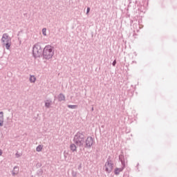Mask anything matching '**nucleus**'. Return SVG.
Instances as JSON below:
<instances>
[{
  "instance_id": "nucleus-11",
  "label": "nucleus",
  "mask_w": 177,
  "mask_h": 177,
  "mask_svg": "<svg viewBox=\"0 0 177 177\" xmlns=\"http://www.w3.org/2000/svg\"><path fill=\"white\" fill-rule=\"evenodd\" d=\"M58 99H59V102H62L63 100H65L66 97H64V95L63 94H60L58 97Z\"/></svg>"
},
{
  "instance_id": "nucleus-1",
  "label": "nucleus",
  "mask_w": 177,
  "mask_h": 177,
  "mask_svg": "<svg viewBox=\"0 0 177 177\" xmlns=\"http://www.w3.org/2000/svg\"><path fill=\"white\" fill-rule=\"evenodd\" d=\"M73 140L77 146L81 147L85 142V135L84 133L79 131L75 135Z\"/></svg>"
},
{
  "instance_id": "nucleus-12",
  "label": "nucleus",
  "mask_w": 177,
  "mask_h": 177,
  "mask_svg": "<svg viewBox=\"0 0 177 177\" xmlns=\"http://www.w3.org/2000/svg\"><path fill=\"white\" fill-rule=\"evenodd\" d=\"M19 174V168L15 167L12 171V175H17Z\"/></svg>"
},
{
  "instance_id": "nucleus-19",
  "label": "nucleus",
  "mask_w": 177,
  "mask_h": 177,
  "mask_svg": "<svg viewBox=\"0 0 177 177\" xmlns=\"http://www.w3.org/2000/svg\"><path fill=\"white\" fill-rule=\"evenodd\" d=\"M0 156H2V150L0 149Z\"/></svg>"
},
{
  "instance_id": "nucleus-4",
  "label": "nucleus",
  "mask_w": 177,
  "mask_h": 177,
  "mask_svg": "<svg viewBox=\"0 0 177 177\" xmlns=\"http://www.w3.org/2000/svg\"><path fill=\"white\" fill-rule=\"evenodd\" d=\"M113 168H114V164H113V161L107 160L104 165V169L106 171V172L110 174V172L113 171Z\"/></svg>"
},
{
  "instance_id": "nucleus-16",
  "label": "nucleus",
  "mask_w": 177,
  "mask_h": 177,
  "mask_svg": "<svg viewBox=\"0 0 177 177\" xmlns=\"http://www.w3.org/2000/svg\"><path fill=\"white\" fill-rule=\"evenodd\" d=\"M42 32H43V35H44L46 36V28H43Z\"/></svg>"
},
{
  "instance_id": "nucleus-9",
  "label": "nucleus",
  "mask_w": 177,
  "mask_h": 177,
  "mask_svg": "<svg viewBox=\"0 0 177 177\" xmlns=\"http://www.w3.org/2000/svg\"><path fill=\"white\" fill-rule=\"evenodd\" d=\"M70 147L72 151H77V146H75L74 144H71Z\"/></svg>"
},
{
  "instance_id": "nucleus-8",
  "label": "nucleus",
  "mask_w": 177,
  "mask_h": 177,
  "mask_svg": "<svg viewBox=\"0 0 177 177\" xmlns=\"http://www.w3.org/2000/svg\"><path fill=\"white\" fill-rule=\"evenodd\" d=\"M3 125V112H0V127Z\"/></svg>"
},
{
  "instance_id": "nucleus-6",
  "label": "nucleus",
  "mask_w": 177,
  "mask_h": 177,
  "mask_svg": "<svg viewBox=\"0 0 177 177\" xmlns=\"http://www.w3.org/2000/svg\"><path fill=\"white\" fill-rule=\"evenodd\" d=\"M93 145V139L91 137L87 138L86 140V147H91Z\"/></svg>"
},
{
  "instance_id": "nucleus-7",
  "label": "nucleus",
  "mask_w": 177,
  "mask_h": 177,
  "mask_svg": "<svg viewBox=\"0 0 177 177\" xmlns=\"http://www.w3.org/2000/svg\"><path fill=\"white\" fill-rule=\"evenodd\" d=\"M124 171V167L122 168H115V175H119L120 172H122Z\"/></svg>"
},
{
  "instance_id": "nucleus-17",
  "label": "nucleus",
  "mask_w": 177,
  "mask_h": 177,
  "mask_svg": "<svg viewBox=\"0 0 177 177\" xmlns=\"http://www.w3.org/2000/svg\"><path fill=\"white\" fill-rule=\"evenodd\" d=\"M90 10H91V8H87V12H86V14H87V15H88V13H89Z\"/></svg>"
},
{
  "instance_id": "nucleus-14",
  "label": "nucleus",
  "mask_w": 177,
  "mask_h": 177,
  "mask_svg": "<svg viewBox=\"0 0 177 177\" xmlns=\"http://www.w3.org/2000/svg\"><path fill=\"white\" fill-rule=\"evenodd\" d=\"M45 106L46 107H50V102L49 101H47L46 103H45Z\"/></svg>"
},
{
  "instance_id": "nucleus-10",
  "label": "nucleus",
  "mask_w": 177,
  "mask_h": 177,
  "mask_svg": "<svg viewBox=\"0 0 177 177\" xmlns=\"http://www.w3.org/2000/svg\"><path fill=\"white\" fill-rule=\"evenodd\" d=\"M37 81V78L34 75H30V82H35Z\"/></svg>"
},
{
  "instance_id": "nucleus-3",
  "label": "nucleus",
  "mask_w": 177,
  "mask_h": 177,
  "mask_svg": "<svg viewBox=\"0 0 177 177\" xmlns=\"http://www.w3.org/2000/svg\"><path fill=\"white\" fill-rule=\"evenodd\" d=\"M43 56L45 59H52L53 56V49L50 46H46L43 51Z\"/></svg>"
},
{
  "instance_id": "nucleus-2",
  "label": "nucleus",
  "mask_w": 177,
  "mask_h": 177,
  "mask_svg": "<svg viewBox=\"0 0 177 177\" xmlns=\"http://www.w3.org/2000/svg\"><path fill=\"white\" fill-rule=\"evenodd\" d=\"M1 41L3 43V46H6V49L9 50L10 49V46L12 45V39L9 37L8 33H4L1 38Z\"/></svg>"
},
{
  "instance_id": "nucleus-13",
  "label": "nucleus",
  "mask_w": 177,
  "mask_h": 177,
  "mask_svg": "<svg viewBox=\"0 0 177 177\" xmlns=\"http://www.w3.org/2000/svg\"><path fill=\"white\" fill-rule=\"evenodd\" d=\"M43 147H43L42 145H39V146L36 148V151H41Z\"/></svg>"
},
{
  "instance_id": "nucleus-15",
  "label": "nucleus",
  "mask_w": 177,
  "mask_h": 177,
  "mask_svg": "<svg viewBox=\"0 0 177 177\" xmlns=\"http://www.w3.org/2000/svg\"><path fill=\"white\" fill-rule=\"evenodd\" d=\"M68 107L69 109H75V108H77V106L76 105H68Z\"/></svg>"
},
{
  "instance_id": "nucleus-5",
  "label": "nucleus",
  "mask_w": 177,
  "mask_h": 177,
  "mask_svg": "<svg viewBox=\"0 0 177 177\" xmlns=\"http://www.w3.org/2000/svg\"><path fill=\"white\" fill-rule=\"evenodd\" d=\"M42 53V50L41 49V46L39 45L36 44L33 47V55L35 57H39Z\"/></svg>"
},
{
  "instance_id": "nucleus-18",
  "label": "nucleus",
  "mask_w": 177,
  "mask_h": 177,
  "mask_svg": "<svg viewBox=\"0 0 177 177\" xmlns=\"http://www.w3.org/2000/svg\"><path fill=\"white\" fill-rule=\"evenodd\" d=\"M117 64V62L115 60V61H113V66H115V64Z\"/></svg>"
}]
</instances>
